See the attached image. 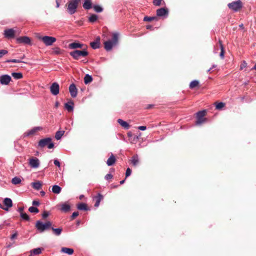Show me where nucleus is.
<instances>
[{
  "label": "nucleus",
  "mask_w": 256,
  "mask_h": 256,
  "mask_svg": "<svg viewBox=\"0 0 256 256\" xmlns=\"http://www.w3.org/2000/svg\"><path fill=\"white\" fill-rule=\"evenodd\" d=\"M119 34L114 32L112 34V40H110L104 42V47L106 51L110 50L112 48L118 44Z\"/></svg>",
  "instance_id": "1"
},
{
  "label": "nucleus",
  "mask_w": 256,
  "mask_h": 256,
  "mask_svg": "<svg viewBox=\"0 0 256 256\" xmlns=\"http://www.w3.org/2000/svg\"><path fill=\"white\" fill-rule=\"evenodd\" d=\"M51 226L52 223L50 222H47L46 223H43L40 220H38L36 223V228L40 232H42L49 229L51 228Z\"/></svg>",
  "instance_id": "2"
},
{
  "label": "nucleus",
  "mask_w": 256,
  "mask_h": 256,
  "mask_svg": "<svg viewBox=\"0 0 256 256\" xmlns=\"http://www.w3.org/2000/svg\"><path fill=\"white\" fill-rule=\"evenodd\" d=\"M38 146L41 148L46 146L48 149H51L54 148V144L52 142V138H46L41 139L38 142Z\"/></svg>",
  "instance_id": "3"
},
{
  "label": "nucleus",
  "mask_w": 256,
  "mask_h": 256,
  "mask_svg": "<svg viewBox=\"0 0 256 256\" xmlns=\"http://www.w3.org/2000/svg\"><path fill=\"white\" fill-rule=\"evenodd\" d=\"M80 1V0H70L68 3V11L70 14H72L76 12Z\"/></svg>",
  "instance_id": "4"
},
{
  "label": "nucleus",
  "mask_w": 256,
  "mask_h": 256,
  "mask_svg": "<svg viewBox=\"0 0 256 256\" xmlns=\"http://www.w3.org/2000/svg\"><path fill=\"white\" fill-rule=\"evenodd\" d=\"M88 53L86 50H74L70 52V54L74 60H78L80 56L84 57L88 55Z\"/></svg>",
  "instance_id": "5"
},
{
  "label": "nucleus",
  "mask_w": 256,
  "mask_h": 256,
  "mask_svg": "<svg viewBox=\"0 0 256 256\" xmlns=\"http://www.w3.org/2000/svg\"><path fill=\"white\" fill-rule=\"evenodd\" d=\"M206 110L199 111L196 114L197 118V120L196 122V125H200L202 124L204 122L206 121V119L204 118V116L206 115Z\"/></svg>",
  "instance_id": "6"
},
{
  "label": "nucleus",
  "mask_w": 256,
  "mask_h": 256,
  "mask_svg": "<svg viewBox=\"0 0 256 256\" xmlns=\"http://www.w3.org/2000/svg\"><path fill=\"white\" fill-rule=\"evenodd\" d=\"M230 9L237 12L242 8V2L240 0H238L229 3L228 5Z\"/></svg>",
  "instance_id": "7"
},
{
  "label": "nucleus",
  "mask_w": 256,
  "mask_h": 256,
  "mask_svg": "<svg viewBox=\"0 0 256 256\" xmlns=\"http://www.w3.org/2000/svg\"><path fill=\"white\" fill-rule=\"evenodd\" d=\"M42 40L46 46H52L56 41V38L52 36H44L42 37Z\"/></svg>",
  "instance_id": "8"
},
{
  "label": "nucleus",
  "mask_w": 256,
  "mask_h": 256,
  "mask_svg": "<svg viewBox=\"0 0 256 256\" xmlns=\"http://www.w3.org/2000/svg\"><path fill=\"white\" fill-rule=\"evenodd\" d=\"M50 91L52 94L56 96L60 92V86L58 82H53L50 86Z\"/></svg>",
  "instance_id": "9"
},
{
  "label": "nucleus",
  "mask_w": 256,
  "mask_h": 256,
  "mask_svg": "<svg viewBox=\"0 0 256 256\" xmlns=\"http://www.w3.org/2000/svg\"><path fill=\"white\" fill-rule=\"evenodd\" d=\"M28 164L31 168H36L39 167L40 162L37 158L32 157L29 159Z\"/></svg>",
  "instance_id": "10"
},
{
  "label": "nucleus",
  "mask_w": 256,
  "mask_h": 256,
  "mask_svg": "<svg viewBox=\"0 0 256 256\" xmlns=\"http://www.w3.org/2000/svg\"><path fill=\"white\" fill-rule=\"evenodd\" d=\"M12 80L11 77L8 74H3L0 76V82L2 85H8Z\"/></svg>",
  "instance_id": "11"
},
{
  "label": "nucleus",
  "mask_w": 256,
  "mask_h": 256,
  "mask_svg": "<svg viewBox=\"0 0 256 256\" xmlns=\"http://www.w3.org/2000/svg\"><path fill=\"white\" fill-rule=\"evenodd\" d=\"M168 14V10L166 8H162L156 10V15L158 16L166 18Z\"/></svg>",
  "instance_id": "12"
},
{
  "label": "nucleus",
  "mask_w": 256,
  "mask_h": 256,
  "mask_svg": "<svg viewBox=\"0 0 256 256\" xmlns=\"http://www.w3.org/2000/svg\"><path fill=\"white\" fill-rule=\"evenodd\" d=\"M16 42L18 44H31V40L30 38L26 36H20L16 38Z\"/></svg>",
  "instance_id": "13"
},
{
  "label": "nucleus",
  "mask_w": 256,
  "mask_h": 256,
  "mask_svg": "<svg viewBox=\"0 0 256 256\" xmlns=\"http://www.w3.org/2000/svg\"><path fill=\"white\" fill-rule=\"evenodd\" d=\"M42 129V128L40 126L34 127V128H32V129H31L30 130H29L25 132L23 134V136H24V138H25V137H27V136H29L34 135V134H36V132L37 131H38L39 130H41Z\"/></svg>",
  "instance_id": "14"
},
{
  "label": "nucleus",
  "mask_w": 256,
  "mask_h": 256,
  "mask_svg": "<svg viewBox=\"0 0 256 256\" xmlns=\"http://www.w3.org/2000/svg\"><path fill=\"white\" fill-rule=\"evenodd\" d=\"M15 31L12 28L6 29L4 30V36L7 38H12L14 37Z\"/></svg>",
  "instance_id": "15"
},
{
  "label": "nucleus",
  "mask_w": 256,
  "mask_h": 256,
  "mask_svg": "<svg viewBox=\"0 0 256 256\" xmlns=\"http://www.w3.org/2000/svg\"><path fill=\"white\" fill-rule=\"evenodd\" d=\"M69 90L72 98H76V96L78 94V90L74 84H72L70 86Z\"/></svg>",
  "instance_id": "16"
},
{
  "label": "nucleus",
  "mask_w": 256,
  "mask_h": 256,
  "mask_svg": "<svg viewBox=\"0 0 256 256\" xmlns=\"http://www.w3.org/2000/svg\"><path fill=\"white\" fill-rule=\"evenodd\" d=\"M4 204L6 207H4V210L8 211V208L12 207V202L10 198H6L4 200Z\"/></svg>",
  "instance_id": "17"
},
{
  "label": "nucleus",
  "mask_w": 256,
  "mask_h": 256,
  "mask_svg": "<svg viewBox=\"0 0 256 256\" xmlns=\"http://www.w3.org/2000/svg\"><path fill=\"white\" fill-rule=\"evenodd\" d=\"M90 45L93 49H97L100 48V38L98 36L96 40L90 42Z\"/></svg>",
  "instance_id": "18"
},
{
  "label": "nucleus",
  "mask_w": 256,
  "mask_h": 256,
  "mask_svg": "<svg viewBox=\"0 0 256 256\" xmlns=\"http://www.w3.org/2000/svg\"><path fill=\"white\" fill-rule=\"evenodd\" d=\"M74 103L70 100L64 104V108L68 112H71L74 110Z\"/></svg>",
  "instance_id": "19"
},
{
  "label": "nucleus",
  "mask_w": 256,
  "mask_h": 256,
  "mask_svg": "<svg viewBox=\"0 0 256 256\" xmlns=\"http://www.w3.org/2000/svg\"><path fill=\"white\" fill-rule=\"evenodd\" d=\"M118 122L126 130H128L130 128L129 124L120 118L118 120Z\"/></svg>",
  "instance_id": "20"
},
{
  "label": "nucleus",
  "mask_w": 256,
  "mask_h": 256,
  "mask_svg": "<svg viewBox=\"0 0 256 256\" xmlns=\"http://www.w3.org/2000/svg\"><path fill=\"white\" fill-rule=\"evenodd\" d=\"M60 252L63 253L67 254L68 255H72L74 253V250L72 248L66 247H62L61 248Z\"/></svg>",
  "instance_id": "21"
},
{
  "label": "nucleus",
  "mask_w": 256,
  "mask_h": 256,
  "mask_svg": "<svg viewBox=\"0 0 256 256\" xmlns=\"http://www.w3.org/2000/svg\"><path fill=\"white\" fill-rule=\"evenodd\" d=\"M116 158L113 154L110 156L106 161V164L108 166H112L116 162Z\"/></svg>",
  "instance_id": "22"
},
{
  "label": "nucleus",
  "mask_w": 256,
  "mask_h": 256,
  "mask_svg": "<svg viewBox=\"0 0 256 256\" xmlns=\"http://www.w3.org/2000/svg\"><path fill=\"white\" fill-rule=\"evenodd\" d=\"M83 44L78 42H72L69 44V48L72 49L82 48Z\"/></svg>",
  "instance_id": "23"
},
{
  "label": "nucleus",
  "mask_w": 256,
  "mask_h": 256,
  "mask_svg": "<svg viewBox=\"0 0 256 256\" xmlns=\"http://www.w3.org/2000/svg\"><path fill=\"white\" fill-rule=\"evenodd\" d=\"M31 184L32 188L36 190H40L42 185V183L39 181L33 182Z\"/></svg>",
  "instance_id": "24"
},
{
  "label": "nucleus",
  "mask_w": 256,
  "mask_h": 256,
  "mask_svg": "<svg viewBox=\"0 0 256 256\" xmlns=\"http://www.w3.org/2000/svg\"><path fill=\"white\" fill-rule=\"evenodd\" d=\"M70 206L69 204L64 203L62 204L60 210L64 212H68L70 210Z\"/></svg>",
  "instance_id": "25"
},
{
  "label": "nucleus",
  "mask_w": 256,
  "mask_h": 256,
  "mask_svg": "<svg viewBox=\"0 0 256 256\" xmlns=\"http://www.w3.org/2000/svg\"><path fill=\"white\" fill-rule=\"evenodd\" d=\"M62 190V188L58 185H54L52 188V192L54 194H59Z\"/></svg>",
  "instance_id": "26"
},
{
  "label": "nucleus",
  "mask_w": 256,
  "mask_h": 256,
  "mask_svg": "<svg viewBox=\"0 0 256 256\" xmlns=\"http://www.w3.org/2000/svg\"><path fill=\"white\" fill-rule=\"evenodd\" d=\"M83 7L86 10H90L92 8V3L90 0H86L84 2L83 4Z\"/></svg>",
  "instance_id": "27"
},
{
  "label": "nucleus",
  "mask_w": 256,
  "mask_h": 256,
  "mask_svg": "<svg viewBox=\"0 0 256 256\" xmlns=\"http://www.w3.org/2000/svg\"><path fill=\"white\" fill-rule=\"evenodd\" d=\"M139 162L138 156L137 154L134 156L131 160V163L134 166H136Z\"/></svg>",
  "instance_id": "28"
},
{
  "label": "nucleus",
  "mask_w": 256,
  "mask_h": 256,
  "mask_svg": "<svg viewBox=\"0 0 256 256\" xmlns=\"http://www.w3.org/2000/svg\"><path fill=\"white\" fill-rule=\"evenodd\" d=\"M77 208L78 210H88V208L86 204L84 203H80L77 205Z\"/></svg>",
  "instance_id": "29"
},
{
  "label": "nucleus",
  "mask_w": 256,
  "mask_h": 256,
  "mask_svg": "<svg viewBox=\"0 0 256 256\" xmlns=\"http://www.w3.org/2000/svg\"><path fill=\"white\" fill-rule=\"evenodd\" d=\"M42 248H34L30 251L31 254L37 255L42 253Z\"/></svg>",
  "instance_id": "30"
},
{
  "label": "nucleus",
  "mask_w": 256,
  "mask_h": 256,
  "mask_svg": "<svg viewBox=\"0 0 256 256\" xmlns=\"http://www.w3.org/2000/svg\"><path fill=\"white\" fill-rule=\"evenodd\" d=\"M92 78L91 76L88 74H86L84 78V82L85 84H88L92 82Z\"/></svg>",
  "instance_id": "31"
},
{
  "label": "nucleus",
  "mask_w": 256,
  "mask_h": 256,
  "mask_svg": "<svg viewBox=\"0 0 256 256\" xmlns=\"http://www.w3.org/2000/svg\"><path fill=\"white\" fill-rule=\"evenodd\" d=\"M64 130H58L56 132V135H55V138L57 140H60L62 136L64 134Z\"/></svg>",
  "instance_id": "32"
},
{
  "label": "nucleus",
  "mask_w": 256,
  "mask_h": 256,
  "mask_svg": "<svg viewBox=\"0 0 256 256\" xmlns=\"http://www.w3.org/2000/svg\"><path fill=\"white\" fill-rule=\"evenodd\" d=\"M92 8L96 12L98 13L102 12L104 10V8L98 4L94 5Z\"/></svg>",
  "instance_id": "33"
},
{
  "label": "nucleus",
  "mask_w": 256,
  "mask_h": 256,
  "mask_svg": "<svg viewBox=\"0 0 256 256\" xmlns=\"http://www.w3.org/2000/svg\"><path fill=\"white\" fill-rule=\"evenodd\" d=\"M12 76L16 80H19L22 78V74L21 72H12Z\"/></svg>",
  "instance_id": "34"
},
{
  "label": "nucleus",
  "mask_w": 256,
  "mask_h": 256,
  "mask_svg": "<svg viewBox=\"0 0 256 256\" xmlns=\"http://www.w3.org/2000/svg\"><path fill=\"white\" fill-rule=\"evenodd\" d=\"M21 182H22L21 178H20L17 177V176L14 177L12 180V182L14 184H20Z\"/></svg>",
  "instance_id": "35"
},
{
  "label": "nucleus",
  "mask_w": 256,
  "mask_h": 256,
  "mask_svg": "<svg viewBox=\"0 0 256 256\" xmlns=\"http://www.w3.org/2000/svg\"><path fill=\"white\" fill-rule=\"evenodd\" d=\"M52 229L54 231V234L55 235H56L57 236L60 235L62 232V228H52Z\"/></svg>",
  "instance_id": "36"
},
{
  "label": "nucleus",
  "mask_w": 256,
  "mask_h": 256,
  "mask_svg": "<svg viewBox=\"0 0 256 256\" xmlns=\"http://www.w3.org/2000/svg\"><path fill=\"white\" fill-rule=\"evenodd\" d=\"M98 18V16L96 14H92L89 17L88 20L91 22H96Z\"/></svg>",
  "instance_id": "37"
},
{
  "label": "nucleus",
  "mask_w": 256,
  "mask_h": 256,
  "mask_svg": "<svg viewBox=\"0 0 256 256\" xmlns=\"http://www.w3.org/2000/svg\"><path fill=\"white\" fill-rule=\"evenodd\" d=\"M199 84V82L197 80H192L190 84V88L191 89L197 86Z\"/></svg>",
  "instance_id": "38"
},
{
  "label": "nucleus",
  "mask_w": 256,
  "mask_h": 256,
  "mask_svg": "<svg viewBox=\"0 0 256 256\" xmlns=\"http://www.w3.org/2000/svg\"><path fill=\"white\" fill-rule=\"evenodd\" d=\"M28 211L31 213H38L39 210L38 208L34 206H30L28 208Z\"/></svg>",
  "instance_id": "39"
},
{
  "label": "nucleus",
  "mask_w": 256,
  "mask_h": 256,
  "mask_svg": "<svg viewBox=\"0 0 256 256\" xmlns=\"http://www.w3.org/2000/svg\"><path fill=\"white\" fill-rule=\"evenodd\" d=\"M20 216L22 218L25 220L28 221L30 220V217L26 213H22Z\"/></svg>",
  "instance_id": "40"
},
{
  "label": "nucleus",
  "mask_w": 256,
  "mask_h": 256,
  "mask_svg": "<svg viewBox=\"0 0 256 256\" xmlns=\"http://www.w3.org/2000/svg\"><path fill=\"white\" fill-rule=\"evenodd\" d=\"M225 106V104L222 102H220L216 104V107L217 110L222 109Z\"/></svg>",
  "instance_id": "41"
},
{
  "label": "nucleus",
  "mask_w": 256,
  "mask_h": 256,
  "mask_svg": "<svg viewBox=\"0 0 256 256\" xmlns=\"http://www.w3.org/2000/svg\"><path fill=\"white\" fill-rule=\"evenodd\" d=\"M6 62H13V63H20L22 62L20 60L16 59H12V60H6Z\"/></svg>",
  "instance_id": "42"
},
{
  "label": "nucleus",
  "mask_w": 256,
  "mask_h": 256,
  "mask_svg": "<svg viewBox=\"0 0 256 256\" xmlns=\"http://www.w3.org/2000/svg\"><path fill=\"white\" fill-rule=\"evenodd\" d=\"M54 53L56 54H62V50L58 47L54 48Z\"/></svg>",
  "instance_id": "43"
},
{
  "label": "nucleus",
  "mask_w": 256,
  "mask_h": 256,
  "mask_svg": "<svg viewBox=\"0 0 256 256\" xmlns=\"http://www.w3.org/2000/svg\"><path fill=\"white\" fill-rule=\"evenodd\" d=\"M220 48H221V52H220V56L221 58H224V50L223 46L221 42H220Z\"/></svg>",
  "instance_id": "44"
},
{
  "label": "nucleus",
  "mask_w": 256,
  "mask_h": 256,
  "mask_svg": "<svg viewBox=\"0 0 256 256\" xmlns=\"http://www.w3.org/2000/svg\"><path fill=\"white\" fill-rule=\"evenodd\" d=\"M156 18L154 16H145L144 18V21H152V20H154Z\"/></svg>",
  "instance_id": "45"
},
{
  "label": "nucleus",
  "mask_w": 256,
  "mask_h": 256,
  "mask_svg": "<svg viewBox=\"0 0 256 256\" xmlns=\"http://www.w3.org/2000/svg\"><path fill=\"white\" fill-rule=\"evenodd\" d=\"M8 51L6 50H0V58H2L4 56L7 54Z\"/></svg>",
  "instance_id": "46"
},
{
  "label": "nucleus",
  "mask_w": 256,
  "mask_h": 256,
  "mask_svg": "<svg viewBox=\"0 0 256 256\" xmlns=\"http://www.w3.org/2000/svg\"><path fill=\"white\" fill-rule=\"evenodd\" d=\"M102 198H103L102 196L100 194H98V196H96V198H95L96 202H100L102 199Z\"/></svg>",
  "instance_id": "47"
},
{
  "label": "nucleus",
  "mask_w": 256,
  "mask_h": 256,
  "mask_svg": "<svg viewBox=\"0 0 256 256\" xmlns=\"http://www.w3.org/2000/svg\"><path fill=\"white\" fill-rule=\"evenodd\" d=\"M247 66V63L245 60H243L240 66V70H242Z\"/></svg>",
  "instance_id": "48"
},
{
  "label": "nucleus",
  "mask_w": 256,
  "mask_h": 256,
  "mask_svg": "<svg viewBox=\"0 0 256 256\" xmlns=\"http://www.w3.org/2000/svg\"><path fill=\"white\" fill-rule=\"evenodd\" d=\"M162 0H154L153 4L156 6H160L161 4Z\"/></svg>",
  "instance_id": "49"
},
{
  "label": "nucleus",
  "mask_w": 256,
  "mask_h": 256,
  "mask_svg": "<svg viewBox=\"0 0 256 256\" xmlns=\"http://www.w3.org/2000/svg\"><path fill=\"white\" fill-rule=\"evenodd\" d=\"M132 170L130 168H128L126 172V178L128 177L131 174Z\"/></svg>",
  "instance_id": "50"
},
{
  "label": "nucleus",
  "mask_w": 256,
  "mask_h": 256,
  "mask_svg": "<svg viewBox=\"0 0 256 256\" xmlns=\"http://www.w3.org/2000/svg\"><path fill=\"white\" fill-rule=\"evenodd\" d=\"M50 214L49 212L47 211H44L42 214V217L43 218H46Z\"/></svg>",
  "instance_id": "51"
},
{
  "label": "nucleus",
  "mask_w": 256,
  "mask_h": 256,
  "mask_svg": "<svg viewBox=\"0 0 256 256\" xmlns=\"http://www.w3.org/2000/svg\"><path fill=\"white\" fill-rule=\"evenodd\" d=\"M113 176L112 174H106L105 176H104V178L106 180H110L112 178Z\"/></svg>",
  "instance_id": "52"
},
{
  "label": "nucleus",
  "mask_w": 256,
  "mask_h": 256,
  "mask_svg": "<svg viewBox=\"0 0 256 256\" xmlns=\"http://www.w3.org/2000/svg\"><path fill=\"white\" fill-rule=\"evenodd\" d=\"M79 214V213L78 212H74L72 214V215L71 216V218L72 219H74V218L76 217L77 216H78Z\"/></svg>",
  "instance_id": "53"
},
{
  "label": "nucleus",
  "mask_w": 256,
  "mask_h": 256,
  "mask_svg": "<svg viewBox=\"0 0 256 256\" xmlns=\"http://www.w3.org/2000/svg\"><path fill=\"white\" fill-rule=\"evenodd\" d=\"M54 163L56 166H57L58 167H60V162L57 159L54 160Z\"/></svg>",
  "instance_id": "54"
},
{
  "label": "nucleus",
  "mask_w": 256,
  "mask_h": 256,
  "mask_svg": "<svg viewBox=\"0 0 256 256\" xmlns=\"http://www.w3.org/2000/svg\"><path fill=\"white\" fill-rule=\"evenodd\" d=\"M17 236H18V232H16L14 234H12L10 236V239L12 240H14V238H16Z\"/></svg>",
  "instance_id": "55"
},
{
  "label": "nucleus",
  "mask_w": 256,
  "mask_h": 256,
  "mask_svg": "<svg viewBox=\"0 0 256 256\" xmlns=\"http://www.w3.org/2000/svg\"><path fill=\"white\" fill-rule=\"evenodd\" d=\"M32 204L33 206H38L40 205V202L37 200H34Z\"/></svg>",
  "instance_id": "56"
},
{
  "label": "nucleus",
  "mask_w": 256,
  "mask_h": 256,
  "mask_svg": "<svg viewBox=\"0 0 256 256\" xmlns=\"http://www.w3.org/2000/svg\"><path fill=\"white\" fill-rule=\"evenodd\" d=\"M24 207H19L18 209V211L20 214L24 213L22 212L24 210Z\"/></svg>",
  "instance_id": "57"
},
{
  "label": "nucleus",
  "mask_w": 256,
  "mask_h": 256,
  "mask_svg": "<svg viewBox=\"0 0 256 256\" xmlns=\"http://www.w3.org/2000/svg\"><path fill=\"white\" fill-rule=\"evenodd\" d=\"M138 128L140 130H144L146 129V126H140Z\"/></svg>",
  "instance_id": "58"
},
{
  "label": "nucleus",
  "mask_w": 256,
  "mask_h": 256,
  "mask_svg": "<svg viewBox=\"0 0 256 256\" xmlns=\"http://www.w3.org/2000/svg\"><path fill=\"white\" fill-rule=\"evenodd\" d=\"M56 7L57 8H59V6H60V2H58V0H56Z\"/></svg>",
  "instance_id": "59"
},
{
  "label": "nucleus",
  "mask_w": 256,
  "mask_h": 256,
  "mask_svg": "<svg viewBox=\"0 0 256 256\" xmlns=\"http://www.w3.org/2000/svg\"><path fill=\"white\" fill-rule=\"evenodd\" d=\"M100 202H96V203H95V204H94V206H95L96 207H98V206H99V205H100Z\"/></svg>",
  "instance_id": "60"
},
{
  "label": "nucleus",
  "mask_w": 256,
  "mask_h": 256,
  "mask_svg": "<svg viewBox=\"0 0 256 256\" xmlns=\"http://www.w3.org/2000/svg\"><path fill=\"white\" fill-rule=\"evenodd\" d=\"M40 194H41L42 196H44L46 194L45 192L44 191H41L40 192Z\"/></svg>",
  "instance_id": "61"
},
{
  "label": "nucleus",
  "mask_w": 256,
  "mask_h": 256,
  "mask_svg": "<svg viewBox=\"0 0 256 256\" xmlns=\"http://www.w3.org/2000/svg\"><path fill=\"white\" fill-rule=\"evenodd\" d=\"M124 182H125V180H123L120 182V184H122L124 183Z\"/></svg>",
  "instance_id": "62"
},
{
  "label": "nucleus",
  "mask_w": 256,
  "mask_h": 256,
  "mask_svg": "<svg viewBox=\"0 0 256 256\" xmlns=\"http://www.w3.org/2000/svg\"><path fill=\"white\" fill-rule=\"evenodd\" d=\"M252 70H256V64H254V67H252L251 69Z\"/></svg>",
  "instance_id": "63"
},
{
  "label": "nucleus",
  "mask_w": 256,
  "mask_h": 256,
  "mask_svg": "<svg viewBox=\"0 0 256 256\" xmlns=\"http://www.w3.org/2000/svg\"><path fill=\"white\" fill-rule=\"evenodd\" d=\"M84 197V196L83 194L80 196V199L82 200Z\"/></svg>",
  "instance_id": "64"
}]
</instances>
